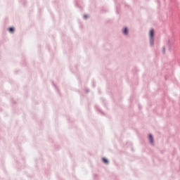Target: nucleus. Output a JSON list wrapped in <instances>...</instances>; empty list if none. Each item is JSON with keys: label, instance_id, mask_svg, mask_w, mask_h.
<instances>
[{"label": "nucleus", "instance_id": "2", "mask_svg": "<svg viewBox=\"0 0 180 180\" xmlns=\"http://www.w3.org/2000/svg\"><path fill=\"white\" fill-rule=\"evenodd\" d=\"M102 161L103 162H104V164H108L109 161H108V159L103 158H102Z\"/></svg>", "mask_w": 180, "mask_h": 180}, {"label": "nucleus", "instance_id": "4", "mask_svg": "<svg viewBox=\"0 0 180 180\" xmlns=\"http://www.w3.org/2000/svg\"><path fill=\"white\" fill-rule=\"evenodd\" d=\"M124 34H127L129 33V30L127 28H124L123 30Z\"/></svg>", "mask_w": 180, "mask_h": 180}, {"label": "nucleus", "instance_id": "1", "mask_svg": "<svg viewBox=\"0 0 180 180\" xmlns=\"http://www.w3.org/2000/svg\"><path fill=\"white\" fill-rule=\"evenodd\" d=\"M150 46H154V30H150L149 32Z\"/></svg>", "mask_w": 180, "mask_h": 180}, {"label": "nucleus", "instance_id": "6", "mask_svg": "<svg viewBox=\"0 0 180 180\" xmlns=\"http://www.w3.org/2000/svg\"><path fill=\"white\" fill-rule=\"evenodd\" d=\"M84 18H88L86 15H84Z\"/></svg>", "mask_w": 180, "mask_h": 180}, {"label": "nucleus", "instance_id": "5", "mask_svg": "<svg viewBox=\"0 0 180 180\" xmlns=\"http://www.w3.org/2000/svg\"><path fill=\"white\" fill-rule=\"evenodd\" d=\"M9 32H10V33H13V32H15V28H13V27H10V28H9Z\"/></svg>", "mask_w": 180, "mask_h": 180}, {"label": "nucleus", "instance_id": "3", "mask_svg": "<svg viewBox=\"0 0 180 180\" xmlns=\"http://www.w3.org/2000/svg\"><path fill=\"white\" fill-rule=\"evenodd\" d=\"M149 140L150 143H154V141L153 139V135L149 134Z\"/></svg>", "mask_w": 180, "mask_h": 180}]
</instances>
